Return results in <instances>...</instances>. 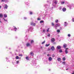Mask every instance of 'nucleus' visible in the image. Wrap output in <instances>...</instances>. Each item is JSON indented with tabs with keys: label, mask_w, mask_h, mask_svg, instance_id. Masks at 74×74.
<instances>
[{
	"label": "nucleus",
	"mask_w": 74,
	"mask_h": 74,
	"mask_svg": "<svg viewBox=\"0 0 74 74\" xmlns=\"http://www.w3.org/2000/svg\"><path fill=\"white\" fill-rule=\"evenodd\" d=\"M4 20V21H5V22H7V20H5V19L3 18Z\"/></svg>",
	"instance_id": "7c9ffc66"
},
{
	"label": "nucleus",
	"mask_w": 74,
	"mask_h": 74,
	"mask_svg": "<svg viewBox=\"0 0 74 74\" xmlns=\"http://www.w3.org/2000/svg\"><path fill=\"white\" fill-rule=\"evenodd\" d=\"M26 46L27 47L30 46V44L29 43H27L26 44Z\"/></svg>",
	"instance_id": "423d86ee"
},
{
	"label": "nucleus",
	"mask_w": 74,
	"mask_h": 74,
	"mask_svg": "<svg viewBox=\"0 0 74 74\" xmlns=\"http://www.w3.org/2000/svg\"><path fill=\"white\" fill-rule=\"evenodd\" d=\"M57 60L59 62H60V61L61 60V59L60 58H58Z\"/></svg>",
	"instance_id": "f8f14e48"
},
{
	"label": "nucleus",
	"mask_w": 74,
	"mask_h": 74,
	"mask_svg": "<svg viewBox=\"0 0 74 74\" xmlns=\"http://www.w3.org/2000/svg\"><path fill=\"white\" fill-rule=\"evenodd\" d=\"M57 48L58 49H61V46H58L57 47Z\"/></svg>",
	"instance_id": "39448f33"
},
{
	"label": "nucleus",
	"mask_w": 74,
	"mask_h": 74,
	"mask_svg": "<svg viewBox=\"0 0 74 74\" xmlns=\"http://www.w3.org/2000/svg\"><path fill=\"white\" fill-rule=\"evenodd\" d=\"M52 57H53V58L55 57V55L54 54H53L52 55Z\"/></svg>",
	"instance_id": "e433bc0d"
},
{
	"label": "nucleus",
	"mask_w": 74,
	"mask_h": 74,
	"mask_svg": "<svg viewBox=\"0 0 74 74\" xmlns=\"http://www.w3.org/2000/svg\"><path fill=\"white\" fill-rule=\"evenodd\" d=\"M72 74H74V72H73V73Z\"/></svg>",
	"instance_id": "49530a36"
},
{
	"label": "nucleus",
	"mask_w": 74,
	"mask_h": 74,
	"mask_svg": "<svg viewBox=\"0 0 74 74\" xmlns=\"http://www.w3.org/2000/svg\"><path fill=\"white\" fill-rule=\"evenodd\" d=\"M57 32H60V30H59V29H58L57 30Z\"/></svg>",
	"instance_id": "2f4dec72"
},
{
	"label": "nucleus",
	"mask_w": 74,
	"mask_h": 74,
	"mask_svg": "<svg viewBox=\"0 0 74 74\" xmlns=\"http://www.w3.org/2000/svg\"><path fill=\"white\" fill-rule=\"evenodd\" d=\"M64 48H66L67 47V44H64L63 45Z\"/></svg>",
	"instance_id": "9d476101"
},
{
	"label": "nucleus",
	"mask_w": 74,
	"mask_h": 74,
	"mask_svg": "<svg viewBox=\"0 0 74 74\" xmlns=\"http://www.w3.org/2000/svg\"><path fill=\"white\" fill-rule=\"evenodd\" d=\"M52 60V57H50L49 58V61H51Z\"/></svg>",
	"instance_id": "0eeeda50"
},
{
	"label": "nucleus",
	"mask_w": 74,
	"mask_h": 74,
	"mask_svg": "<svg viewBox=\"0 0 74 74\" xmlns=\"http://www.w3.org/2000/svg\"><path fill=\"white\" fill-rule=\"evenodd\" d=\"M26 59L27 60H29V57H26Z\"/></svg>",
	"instance_id": "412c9836"
},
{
	"label": "nucleus",
	"mask_w": 74,
	"mask_h": 74,
	"mask_svg": "<svg viewBox=\"0 0 74 74\" xmlns=\"http://www.w3.org/2000/svg\"><path fill=\"white\" fill-rule=\"evenodd\" d=\"M51 49L52 51H54V50H55V47L53 46H52L51 47Z\"/></svg>",
	"instance_id": "1a4fd4ad"
},
{
	"label": "nucleus",
	"mask_w": 74,
	"mask_h": 74,
	"mask_svg": "<svg viewBox=\"0 0 74 74\" xmlns=\"http://www.w3.org/2000/svg\"><path fill=\"white\" fill-rule=\"evenodd\" d=\"M3 16H4L5 18H7V15L6 14H4Z\"/></svg>",
	"instance_id": "dca6fc26"
},
{
	"label": "nucleus",
	"mask_w": 74,
	"mask_h": 74,
	"mask_svg": "<svg viewBox=\"0 0 74 74\" xmlns=\"http://www.w3.org/2000/svg\"><path fill=\"white\" fill-rule=\"evenodd\" d=\"M43 22H44V21H42V20L40 21V23H43Z\"/></svg>",
	"instance_id": "b1692460"
},
{
	"label": "nucleus",
	"mask_w": 74,
	"mask_h": 74,
	"mask_svg": "<svg viewBox=\"0 0 74 74\" xmlns=\"http://www.w3.org/2000/svg\"><path fill=\"white\" fill-rule=\"evenodd\" d=\"M57 1H56L54 2V3L55 4H57Z\"/></svg>",
	"instance_id": "473e14b6"
},
{
	"label": "nucleus",
	"mask_w": 74,
	"mask_h": 74,
	"mask_svg": "<svg viewBox=\"0 0 74 74\" xmlns=\"http://www.w3.org/2000/svg\"><path fill=\"white\" fill-rule=\"evenodd\" d=\"M58 26V24H57L56 25V26H55V27H56V29H57V27Z\"/></svg>",
	"instance_id": "4468645a"
},
{
	"label": "nucleus",
	"mask_w": 74,
	"mask_h": 74,
	"mask_svg": "<svg viewBox=\"0 0 74 74\" xmlns=\"http://www.w3.org/2000/svg\"><path fill=\"white\" fill-rule=\"evenodd\" d=\"M62 64H63L64 65V64H66V62L64 61L62 62Z\"/></svg>",
	"instance_id": "4be33fe9"
},
{
	"label": "nucleus",
	"mask_w": 74,
	"mask_h": 74,
	"mask_svg": "<svg viewBox=\"0 0 74 74\" xmlns=\"http://www.w3.org/2000/svg\"><path fill=\"white\" fill-rule=\"evenodd\" d=\"M31 25H32V26H36V23H34L33 22H31Z\"/></svg>",
	"instance_id": "7ed1b4c3"
},
{
	"label": "nucleus",
	"mask_w": 74,
	"mask_h": 74,
	"mask_svg": "<svg viewBox=\"0 0 74 74\" xmlns=\"http://www.w3.org/2000/svg\"><path fill=\"white\" fill-rule=\"evenodd\" d=\"M62 60L64 61V60H66V58H65V57L63 58H62Z\"/></svg>",
	"instance_id": "aec40b11"
},
{
	"label": "nucleus",
	"mask_w": 74,
	"mask_h": 74,
	"mask_svg": "<svg viewBox=\"0 0 74 74\" xmlns=\"http://www.w3.org/2000/svg\"><path fill=\"white\" fill-rule=\"evenodd\" d=\"M0 22H1V21H0Z\"/></svg>",
	"instance_id": "09e8293b"
},
{
	"label": "nucleus",
	"mask_w": 74,
	"mask_h": 74,
	"mask_svg": "<svg viewBox=\"0 0 74 74\" xmlns=\"http://www.w3.org/2000/svg\"><path fill=\"white\" fill-rule=\"evenodd\" d=\"M30 54L31 55V56H33V55H34V53L33 52H31L30 53Z\"/></svg>",
	"instance_id": "6e6552de"
},
{
	"label": "nucleus",
	"mask_w": 74,
	"mask_h": 74,
	"mask_svg": "<svg viewBox=\"0 0 74 74\" xmlns=\"http://www.w3.org/2000/svg\"><path fill=\"white\" fill-rule=\"evenodd\" d=\"M37 19L38 21H40V19L39 18H38Z\"/></svg>",
	"instance_id": "58836bf2"
},
{
	"label": "nucleus",
	"mask_w": 74,
	"mask_h": 74,
	"mask_svg": "<svg viewBox=\"0 0 74 74\" xmlns=\"http://www.w3.org/2000/svg\"><path fill=\"white\" fill-rule=\"evenodd\" d=\"M51 25H52V26H54V23H51Z\"/></svg>",
	"instance_id": "c85d7f7f"
},
{
	"label": "nucleus",
	"mask_w": 74,
	"mask_h": 74,
	"mask_svg": "<svg viewBox=\"0 0 74 74\" xmlns=\"http://www.w3.org/2000/svg\"><path fill=\"white\" fill-rule=\"evenodd\" d=\"M69 70V69H66V70Z\"/></svg>",
	"instance_id": "a18cd8bd"
},
{
	"label": "nucleus",
	"mask_w": 74,
	"mask_h": 74,
	"mask_svg": "<svg viewBox=\"0 0 74 74\" xmlns=\"http://www.w3.org/2000/svg\"><path fill=\"white\" fill-rule=\"evenodd\" d=\"M45 29H44V30H43V32H45Z\"/></svg>",
	"instance_id": "a19ab883"
},
{
	"label": "nucleus",
	"mask_w": 74,
	"mask_h": 74,
	"mask_svg": "<svg viewBox=\"0 0 74 74\" xmlns=\"http://www.w3.org/2000/svg\"><path fill=\"white\" fill-rule=\"evenodd\" d=\"M49 28H48V29L47 30V32H49Z\"/></svg>",
	"instance_id": "f704fd0d"
},
{
	"label": "nucleus",
	"mask_w": 74,
	"mask_h": 74,
	"mask_svg": "<svg viewBox=\"0 0 74 74\" xmlns=\"http://www.w3.org/2000/svg\"><path fill=\"white\" fill-rule=\"evenodd\" d=\"M1 6H0V9H1Z\"/></svg>",
	"instance_id": "c03bdc74"
},
{
	"label": "nucleus",
	"mask_w": 74,
	"mask_h": 74,
	"mask_svg": "<svg viewBox=\"0 0 74 74\" xmlns=\"http://www.w3.org/2000/svg\"><path fill=\"white\" fill-rule=\"evenodd\" d=\"M3 14H0V18H3Z\"/></svg>",
	"instance_id": "ddd939ff"
},
{
	"label": "nucleus",
	"mask_w": 74,
	"mask_h": 74,
	"mask_svg": "<svg viewBox=\"0 0 74 74\" xmlns=\"http://www.w3.org/2000/svg\"><path fill=\"white\" fill-rule=\"evenodd\" d=\"M50 55L49 54L47 55V56H49Z\"/></svg>",
	"instance_id": "79ce46f5"
},
{
	"label": "nucleus",
	"mask_w": 74,
	"mask_h": 74,
	"mask_svg": "<svg viewBox=\"0 0 74 74\" xmlns=\"http://www.w3.org/2000/svg\"><path fill=\"white\" fill-rule=\"evenodd\" d=\"M33 42H34V41L33 40H31V44H32V43H33Z\"/></svg>",
	"instance_id": "6ab92c4d"
},
{
	"label": "nucleus",
	"mask_w": 74,
	"mask_h": 74,
	"mask_svg": "<svg viewBox=\"0 0 74 74\" xmlns=\"http://www.w3.org/2000/svg\"><path fill=\"white\" fill-rule=\"evenodd\" d=\"M64 23H66V22H65Z\"/></svg>",
	"instance_id": "de8ad7c7"
},
{
	"label": "nucleus",
	"mask_w": 74,
	"mask_h": 74,
	"mask_svg": "<svg viewBox=\"0 0 74 74\" xmlns=\"http://www.w3.org/2000/svg\"><path fill=\"white\" fill-rule=\"evenodd\" d=\"M64 1H63V2H61V4H64Z\"/></svg>",
	"instance_id": "f3484780"
},
{
	"label": "nucleus",
	"mask_w": 74,
	"mask_h": 74,
	"mask_svg": "<svg viewBox=\"0 0 74 74\" xmlns=\"http://www.w3.org/2000/svg\"><path fill=\"white\" fill-rule=\"evenodd\" d=\"M59 52H60V53L61 52H62V50L61 49H60Z\"/></svg>",
	"instance_id": "393cba45"
},
{
	"label": "nucleus",
	"mask_w": 74,
	"mask_h": 74,
	"mask_svg": "<svg viewBox=\"0 0 74 74\" xmlns=\"http://www.w3.org/2000/svg\"><path fill=\"white\" fill-rule=\"evenodd\" d=\"M19 56H22L23 55L22 54H19Z\"/></svg>",
	"instance_id": "72a5a7b5"
},
{
	"label": "nucleus",
	"mask_w": 74,
	"mask_h": 74,
	"mask_svg": "<svg viewBox=\"0 0 74 74\" xmlns=\"http://www.w3.org/2000/svg\"><path fill=\"white\" fill-rule=\"evenodd\" d=\"M19 61H16V63H17V64H18V63H19Z\"/></svg>",
	"instance_id": "c756f323"
},
{
	"label": "nucleus",
	"mask_w": 74,
	"mask_h": 74,
	"mask_svg": "<svg viewBox=\"0 0 74 74\" xmlns=\"http://www.w3.org/2000/svg\"><path fill=\"white\" fill-rule=\"evenodd\" d=\"M50 36H51V35L49 34H48V35H47L48 37H50Z\"/></svg>",
	"instance_id": "bb28decb"
},
{
	"label": "nucleus",
	"mask_w": 74,
	"mask_h": 74,
	"mask_svg": "<svg viewBox=\"0 0 74 74\" xmlns=\"http://www.w3.org/2000/svg\"><path fill=\"white\" fill-rule=\"evenodd\" d=\"M1 1H2V2H4V1H5V0H1Z\"/></svg>",
	"instance_id": "4c0bfd02"
},
{
	"label": "nucleus",
	"mask_w": 74,
	"mask_h": 74,
	"mask_svg": "<svg viewBox=\"0 0 74 74\" xmlns=\"http://www.w3.org/2000/svg\"><path fill=\"white\" fill-rule=\"evenodd\" d=\"M15 29H16V30H17V28H14Z\"/></svg>",
	"instance_id": "37998d69"
},
{
	"label": "nucleus",
	"mask_w": 74,
	"mask_h": 74,
	"mask_svg": "<svg viewBox=\"0 0 74 74\" xmlns=\"http://www.w3.org/2000/svg\"><path fill=\"white\" fill-rule=\"evenodd\" d=\"M58 21H59L58 20H56L55 21L56 23H58Z\"/></svg>",
	"instance_id": "5701e85b"
},
{
	"label": "nucleus",
	"mask_w": 74,
	"mask_h": 74,
	"mask_svg": "<svg viewBox=\"0 0 74 74\" xmlns=\"http://www.w3.org/2000/svg\"><path fill=\"white\" fill-rule=\"evenodd\" d=\"M50 45V44H46L45 45V46L46 47H48V46H49V45Z\"/></svg>",
	"instance_id": "a211bd4d"
},
{
	"label": "nucleus",
	"mask_w": 74,
	"mask_h": 74,
	"mask_svg": "<svg viewBox=\"0 0 74 74\" xmlns=\"http://www.w3.org/2000/svg\"><path fill=\"white\" fill-rule=\"evenodd\" d=\"M72 21L73 22H74V18H73L72 19Z\"/></svg>",
	"instance_id": "ea45409f"
},
{
	"label": "nucleus",
	"mask_w": 74,
	"mask_h": 74,
	"mask_svg": "<svg viewBox=\"0 0 74 74\" xmlns=\"http://www.w3.org/2000/svg\"><path fill=\"white\" fill-rule=\"evenodd\" d=\"M62 11L64 12H65V11H66V8H64L62 9Z\"/></svg>",
	"instance_id": "20e7f679"
},
{
	"label": "nucleus",
	"mask_w": 74,
	"mask_h": 74,
	"mask_svg": "<svg viewBox=\"0 0 74 74\" xmlns=\"http://www.w3.org/2000/svg\"><path fill=\"white\" fill-rule=\"evenodd\" d=\"M20 58H19V57H18V56H16V59H19Z\"/></svg>",
	"instance_id": "2eb2a0df"
},
{
	"label": "nucleus",
	"mask_w": 74,
	"mask_h": 74,
	"mask_svg": "<svg viewBox=\"0 0 74 74\" xmlns=\"http://www.w3.org/2000/svg\"><path fill=\"white\" fill-rule=\"evenodd\" d=\"M7 7H8L7 5V4H5V6L4 7V8L5 9H6V8H7Z\"/></svg>",
	"instance_id": "9b49d317"
},
{
	"label": "nucleus",
	"mask_w": 74,
	"mask_h": 74,
	"mask_svg": "<svg viewBox=\"0 0 74 74\" xmlns=\"http://www.w3.org/2000/svg\"><path fill=\"white\" fill-rule=\"evenodd\" d=\"M68 49H69V48H66L65 49V53L66 54L68 53H69V52L67 51Z\"/></svg>",
	"instance_id": "f03ea898"
},
{
	"label": "nucleus",
	"mask_w": 74,
	"mask_h": 74,
	"mask_svg": "<svg viewBox=\"0 0 74 74\" xmlns=\"http://www.w3.org/2000/svg\"><path fill=\"white\" fill-rule=\"evenodd\" d=\"M29 14H30V15H32V14H33V12H30Z\"/></svg>",
	"instance_id": "a878e982"
},
{
	"label": "nucleus",
	"mask_w": 74,
	"mask_h": 74,
	"mask_svg": "<svg viewBox=\"0 0 74 74\" xmlns=\"http://www.w3.org/2000/svg\"><path fill=\"white\" fill-rule=\"evenodd\" d=\"M68 37H70V36H71V35H70V34H68Z\"/></svg>",
	"instance_id": "c9c22d12"
},
{
	"label": "nucleus",
	"mask_w": 74,
	"mask_h": 74,
	"mask_svg": "<svg viewBox=\"0 0 74 74\" xmlns=\"http://www.w3.org/2000/svg\"><path fill=\"white\" fill-rule=\"evenodd\" d=\"M45 41H43V42H42V44H44V43H45Z\"/></svg>",
	"instance_id": "cd10ccee"
},
{
	"label": "nucleus",
	"mask_w": 74,
	"mask_h": 74,
	"mask_svg": "<svg viewBox=\"0 0 74 74\" xmlns=\"http://www.w3.org/2000/svg\"><path fill=\"white\" fill-rule=\"evenodd\" d=\"M51 42H53L55 41V39L54 38H53L51 39Z\"/></svg>",
	"instance_id": "f257e3e1"
}]
</instances>
